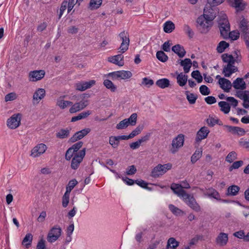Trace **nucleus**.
Wrapping results in <instances>:
<instances>
[{"label": "nucleus", "mask_w": 249, "mask_h": 249, "mask_svg": "<svg viewBox=\"0 0 249 249\" xmlns=\"http://www.w3.org/2000/svg\"><path fill=\"white\" fill-rule=\"evenodd\" d=\"M63 97H60L57 100L56 105L58 106L61 109H65L69 106L72 105V102L69 101H65L63 99Z\"/></svg>", "instance_id": "27"}, {"label": "nucleus", "mask_w": 249, "mask_h": 249, "mask_svg": "<svg viewBox=\"0 0 249 249\" xmlns=\"http://www.w3.org/2000/svg\"><path fill=\"white\" fill-rule=\"evenodd\" d=\"M156 57L159 61L162 62H165L168 59V56L162 51H159L157 52Z\"/></svg>", "instance_id": "42"}, {"label": "nucleus", "mask_w": 249, "mask_h": 249, "mask_svg": "<svg viewBox=\"0 0 249 249\" xmlns=\"http://www.w3.org/2000/svg\"><path fill=\"white\" fill-rule=\"evenodd\" d=\"M156 85L161 89H165L170 85V81L167 78H162L157 81Z\"/></svg>", "instance_id": "34"}, {"label": "nucleus", "mask_w": 249, "mask_h": 249, "mask_svg": "<svg viewBox=\"0 0 249 249\" xmlns=\"http://www.w3.org/2000/svg\"><path fill=\"white\" fill-rule=\"evenodd\" d=\"M232 6L238 10H242L244 9V5L242 3V0H229Z\"/></svg>", "instance_id": "45"}, {"label": "nucleus", "mask_w": 249, "mask_h": 249, "mask_svg": "<svg viewBox=\"0 0 249 249\" xmlns=\"http://www.w3.org/2000/svg\"><path fill=\"white\" fill-rule=\"evenodd\" d=\"M180 64V65L183 67L184 72H189L192 65L191 59L189 58H185L183 60H181Z\"/></svg>", "instance_id": "28"}, {"label": "nucleus", "mask_w": 249, "mask_h": 249, "mask_svg": "<svg viewBox=\"0 0 249 249\" xmlns=\"http://www.w3.org/2000/svg\"><path fill=\"white\" fill-rule=\"evenodd\" d=\"M47 149V146L43 143H40L35 146L32 150L31 156L37 157L44 153Z\"/></svg>", "instance_id": "12"}, {"label": "nucleus", "mask_w": 249, "mask_h": 249, "mask_svg": "<svg viewBox=\"0 0 249 249\" xmlns=\"http://www.w3.org/2000/svg\"><path fill=\"white\" fill-rule=\"evenodd\" d=\"M124 56L122 54H119L114 56L108 57L109 62L116 64L119 66H123L124 65Z\"/></svg>", "instance_id": "20"}, {"label": "nucleus", "mask_w": 249, "mask_h": 249, "mask_svg": "<svg viewBox=\"0 0 249 249\" xmlns=\"http://www.w3.org/2000/svg\"><path fill=\"white\" fill-rule=\"evenodd\" d=\"M137 119V114L135 113L131 115L129 118L125 119L128 124L131 125H135L136 124Z\"/></svg>", "instance_id": "49"}, {"label": "nucleus", "mask_w": 249, "mask_h": 249, "mask_svg": "<svg viewBox=\"0 0 249 249\" xmlns=\"http://www.w3.org/2000/svg\"><path fill=\"white\" fill-rule=\"evenodd\" d=\"M171 189L173 192L178 196L183 198L186 192L182 189L181 185L176 183H172L171 185Z\"/></svg>", "instance_id": "18"}, {"label": "nucleus", "mask_w": 249, "mask_h": 249, "mask_svg": "<svg viewBox=\"0 0 249 249\" xmlns=\"http://www.w3.org/2000/svg\"><path fill=\"white\" fill-rule=\"evenodd\" d=\"M45 95V90L43 89H38L33 95V100L39 101L43 99Z\"/></svg>", "instance_id": "29"}, {"label": "nucleus", "mask_w": 249, "mask_h": 249, "mask_svg": "<svg viewBox=\"0 0 249 249\" xmlns=\"http://www.w3.org/2000/svg\"><path fill=\"white\" fill-rule=\"evenodd\" d=\"M179 246V242L174 237L169 238L167 243V248L168 249H176Z\"/></svg>", "instance_id": "33"}, {"label": "nucleus", "mask_w": 249, "mask_h": 249, "mask_svg": "<svg viewBox=\"0 0 249 249\" xmlns=\"http://www.w3.org/2000/svg\"><path fill=\"white\" fill-rule=\"evenodd\" d=\"M44 70L34 71L29 73V80L30 81H36L41 80L45 75Z\"/></svg>", "instance_id": "13"}, {"label": "nucleus", "mask_w": 249, "mask_h": 249, "mask_svg": "<svg viewBox=\"0 0 249 249\" xmlns=\"http://www.w3.org/2000/svg\"><path fill=\"white\" fill-rule=\"evenodd\" d=\"M223 61L227 64H234V57L231 54L224 53L221 56Z\"/></svg>", "instance_id": "37"}, {"label": "nucleus", "mask_w": 249, "mask_h": 249, "mask_svg": "<svg viewBox=\"0 0 249 249\" xmlns=\"http://www.w3.org/2000/svg\"><path fill=\"white\" fill-rule=\"evenodd\" d=\"M228 242V235L226 233L220 232L215 239L216 244L219 247H224Z\"/></svg>", "instance_id": "14"}, {"label": "nucleus", "mask_w": 249, "mask_h": 249, "mask_svg": "<svg viewBox=\"0 0 249 249\" xmlns=\"http://www.w3.org/2000/svg\"><path fill=\"white\" fill-rule=\"evenodd\" d=\"M209 132L210 131L207 127H201L197 133L196 141L198 142L205 139Z\"/></svg>", "instance_id": "21"}, {"label": "nucleus", "mask_w": 249, "mask_h": 249, "mask_svg": "<svg viewBox=\"0 0 249 249\" xmlns=\"http://www.w3.org/2000/svg\"><path fill=\"white\" fill-rule=\"evenodd\" d=\"M71 128L68 127L65 129H61L56 133V137L60 139H67L70 135Z\"/></svg>", "instance_id": "22"}, {"label": "nucleus", "mask_w": 249, "mask_h": 249, "mask_svg": "<svg viewBox=\"0 0 249 249\" xmlns=\"http://www.w3.org/2000/svg\"><path fill=\"white\" fill-rule=\"evenodd\" d=\"M202 151L196 150L191 157V161L193 163L196 162L202 156Z\"/></svg>", "instance_id": "44"}, {"label": "nucleus", "mask_w": 249, "mask_h": 249, "mask_svg": "<svg viewBox=\"0 0 249 249\" xmlns=\"http://www.w3.org/2000/svg\"><path fill=\"white\" fill-rule=\"evenodd\" d=\"M135 183L140 186V187L144 188V189H149L147 187L148 183L142 180V179H137L135 180Z\"/></svg>", "instance_id": "62"}, {"label": "nucleus", "mask_w": 249, "mask_h": 249, "mask_svg": "<svg viewBox=\"0 0 249 249\" xmlns=\"http://www.w3.org/2000/svg\"><path fill=\"white\" fill-rule=\"evenodd\" d=\"M232 86L236 89L244 90L246 88L245 82L243 78H237L233 82Z\"/></svg>", "instance_id": "25"}, {"label": "nucleus", "mask_w": 249, "mask_h": 249, "mask_svg": "<svg viewBox=\"0 0 249 249\" xmlns=\"http://www.w3.org/2000/svg\"><path fill=\"white\" fill-rule=\"evenodd\" d=\"M137 172V169L134 165L129 166L126 170V174L127 175H132Z\"/></svg>", "instance_id": "58"}, {"label": "nucleus", "mask_w": 249, "mask_h": 249, "mask_svg": "<svg viewBox=\"0 0 249 249\" xmlns=\"http://www.w3.org/2000/svg\"><path fill=\"white\" fill-rule=\"evenodd\" d=\"M172 164L168 163L163 165L159 164L152 170L151 176L153 178H158L160 176L163 175L167 171L172 168Z\"/></svg>", "instance_id": "3"}, {"label": "nucleus", "mask_w": 249, "mask_h": 249, "mask_svg": "<svg viewBox=\"0 0 249 249\" xmlns=\"http://www.w3.org/2000/svg\"><path fill=\"white\" fill-rule=\"evenodd\" d=\"M218 106L220 107V110L225 114H227L230 111V105L226 102L220 101L218 103Z\"/></svg>", "instance_id": "31"}, {"label": "nucleus", "mask_w": 249, "mask_h": 249, "mask_svg": "<svg viewBox=\"0 0 249 249\" xmlns=\"http://www.w3.org/2000/svg\"><path fill=\"white\" fill-rule=\"evenodd\" d=\"M239 37V33L235 31L230 32L228 38H231L233 40H237Z\"/></svg>", "instance_id": "60"}, {"label": "nucleus", "mask_w": 249, "mask_h": 249, "mask_svg": "<svg viewBox=\"0 0 249 249\" xmlns=\"http://www.w3.org/2000/svg\"><path fill=\"white\" fill-rule=\"evenodd\" d=\"M234 64H227L224 66L223 73L225 77H230L232 73L238 71V68Z\"/></svg>", "instance_id": "19"}, {"label": "nucleus", "mask_w": 249, "mask_h": 249, "mask_svg": "<svg viewBox=\"0 0 249 249\" xmlns=\"http://www.w3.org/2000/svg\"><path fill=\"white\" fill-rule=\"evenodd\" d=\"M78 153H75L70 147L67 150L65 154V159L67 160H70Z\"/></svg>", "instance_id": "52"}, {"label": "nucleus", "mask_w": 249, "mask_h": 249, "mask_svg": "<svg viewBox=\"0 0 249 249\" xmlns=\"http://www.w3.org/2000/svg\"><path fill=\"white\" fill-rule=\"evenodd\" d=\"M188 76L182 72L178 74L177 76V83L180 87L186 85L187 81Z\"/></svg>", "instance_id": "30"}, {"label": "nucleus", "mask_w": 249, "mask_h": 249, "mask_svg": "<svg viewBox=\"0 0 249 249\" xmlns=\"http://www.w3.org/2000/svg\"><path fill=\"white\" fill-rule=\"evenodd\" d=\"M191 76L193 78L195 79L198 83H201L203 80L202 76L200 74V72L197 70L193 71L191 73Z\"/></svg>", "instance_id": "46"}, {"label": "nucleus", "mask_w": 249, "mask_h": 249, "mask_svg": "<svg viewBox=\"0 0 249 249\" xmlns=\"http://www.w3.org/2000/svg\"><path fill=\"white\" fill-rule=\"evenodd\" d=\"M218 83L220 88L225 92H229L232 87L231 81L225 78H220L218 80Z\"/></svg>", "instance_id": "17"}, {"label": "nucleus", "mask_w": 249, "mask_h": 249, "mask_svg": "<svg viewBox=\"0 0 249 249\" xmlns=\"http://www.w3.org/2000/svg\"><path fill=\"white\" fill-rule=\"evenodd\" d=\"M169 209L170 211L175 215L176 216H180L184 214V213L183 211L179 209L178 207H176L173 204L169 205Z\"/></svg>", "instance_id": "36"}, {"label": "nucleus", "mask_w": 249, "mask_h": 249, "mask_svg": "<svg viewBox=\"0 0 249 249\" xmlns=\"http://www.w3.org/2000/svg\"><path fill=\"white\" fill-rule=\"evenodd\" d=\"M119 36L122 42L118 50L119 52L123 53L128 49L130 42L129 35L127 32L123 31L119 34Z\"/></svg>", "instance_id": "6"}, {"label": "nucleus", "mask_w": 249, "mask_h": 249, "mask_svg": "<svg viewBox=\"0 0 249 249\" xmlns=\"http://www.w3.org/2000/svg\"><path fill=\"white\" fill-rule=\"evenodd\" d=\"M62 233V229L58 225H55L52 228L47 235V241L50 243H53L56 241L61 236Z\"/></svg>", "instance_id": "4"}, {"label": "nucleus", "mask_w": 249, "mask_h": 249, "mask_svg": "<svg viewBox=\"0 0 249 249\" xmlns=\"http://www.w3.org/2000/svg\"><path fill=\"white\" fill-rule=\"evenodd\" d=\"M96 81L94 80H91L89 81L81 82L76 84V89L79 91H84L87 89L90 88L94 85Z\"/></svg>", "instance_id": "11"}, {"label": "nucleus", "mask_w": 249, "mask_h": 249, "mask_svg": "<svg viewBox=\"0 0 249 249\" xmlns=\"http://www.w3.org/2000/svg\"><path fill=\"white\" fill-rule=\"evenodd\" d=\"M186 95V98L190 104H194L197 98V96L194 93H189L187 91L185 92Z\"/></svg>", "instance_id": "43"}, {"label": "nucleus", "mask_w": 249, "mask_h": 249, "mask_svg": "<svg viewBox=\"0 0 249 249\" xmlns=\"http://www.w3.org/2000/svg\"><path fill=\"white\" fill-rule=\"evenodd\" d=\"M183 30L184 32L186 34L188 35V36L190 38H193V37L194 35V33L193 31H192V30L191 29V28H190V27L188 25H187V24L184 25L183 27Z\"/></svg>", "instance_id": "50"}, {"label": "nucleus", "mask_w": 249, "mask_h": 249, "mask_svg": "<svg viewBox=\"0 0 249 249\" xmlns=\"http://www.w3.org/2000/svg\"><path fill=\"white\" fill-rule=\"evenodd\" d=\"M200 92L203 95H207L210 94L209 89L205 85H202L199 88Z\"/></svg>", "instance_id": "57"}, {"label": "nucleus", "mask_w": 249, "mask_h": 249, "mask_svg": "<svg viewBox=\"0 0 249 249\" xmlns=\"http://www.w3.org/2000/svg\"><path fill=\"white\" fill-rule=\"evenodd\" d=\"M119 77L122 79H128L132 75L131 72L128 71H119Z\"/></svg>", "instance_id": "47"}, {"label": "nucleus", "mask_w": 249, "mask_h": 249, "mask_svg": "<svg viewBox=\"0 0 249 249\" xmlns=\"http://www.w3.org/2000/svg\"><path fill=\"white\" fill-rule=\"evenodd\" d=\"M88 105L87 101H81L79 102L72 104L69 111L71 113H75L85 108Z\"/></svg>", "instance_id": "16"}, {"label": "nucleus", "mask_w": 249, "mask_h": 249, "mask_svg": "<svg viewBox=\"0 0 249 249\" xmlns=\"http://www.w3.org/2000/svg\"><path fill=\"white\" fill-rule=\"evenodd\" d=\"M204 14L200 16L197 19V23L198 25V28L200 32L203 34L207 33L211 25L210 22L214 19L215 17V14L211 13L210 14H206L204 9Z\"/></svg>", "instance_id": "1"}, {"label": "nucleus", "mask_w": 249, "mask_h": 249, "mask_svg": "<svg viewBox=\"0 0 249 249\" xmlns=\"http://www.w3.org/2000/svg\"><path fill=\"white\" fill-rule=\"evenodd\" d=\"M129 124L125 119L121 121L116 126L117 129H123L126 128Z\"/></svg>", "instance_id": "54"}, {"label": "nucleus", "mask_w": 249, "mask_h": 249, "mask_svg": "<svg viewBox=\"0 0 249 249\" xmlns=\"http://www.w3.org/2000/svg\"><path fill=\"white\" fill-rule=\"evenodd\" d=\"M224 127H225L229 132H231L234 135L237 134L243 136L246 133L245 130L240 127L225 125Z\"/></svg>", "instance_id": "15"}, {"label": "nucleus", "mask_w": 249, "mask_h": 249, "mask_svg": "<svg viewBox=\"0 0 249 249\" xmlns=\"http://www.w3.org/2000/svg\"><path fill=\"white\" fill-rule=\"evenodd\" d=\"M175 28V24L171 21H167L163 24V31L166 33H171Z\"/></svg>", "instance_id": "32"}, {"label": "nucleus", "mask_w": 249, "mask_h": 249, "mask_svg": "<svg viewBox=\"0 0 249 249\" xmlns=\"http://www.w3.org/2000/svg\"><path fill=\"white\" fill-rule=\"evenodd\" d=\"M33 240V235L31 233H27L22 242V244L28 248L31 245Z\"/></svg>", "instance_id": "38"}, {"label": "nucleus", "mask_w": 249, "mask_h": 249, "mask_svg": "<svg viewBox=\"0 0 249 249\" xmlns=\"http://www.w3.org/2000/svg\"><path fill=\"white\" fill-rule=\"evenodd\" d=\"M237 159V154L234 151L230 152L226 158V160L229 162H232L235 159Z\"/></svg>", "instance_id": "48"}, {"label": "nucleus", "mask_w": 249, "mask_h": 249, "mask_svg": "<svg viewBox=\"0 0 249 249\" xmlns=\"http://www.w3.org/2000/svg\"><path fill=\"white\" fill-rule=\"evenodd\" d=\"M21 114L20 113L14 114L7 121L8 127L14 129L18 127L20 124Z\"/></svg>", "instance_id": "9"}, {"label": "nucleus", "mask_w": 249, "mask_h": 249, "mask_svg": "<svg viewBox=\"0 0 249 249\" xmlns=\"http://www.w3.org/2000/svg\"><path fill=\"white\" fill-rule=\"evenodd\" d=\"M90 129L89 128H85L82 130L76 132L70 139L71 142H74L76 141L81 140L86 136L89 132Z\"/></svg>", "instance_id": "10"}, {"label": "nucleus", "mask_w": 249, "mask_h": 249, "mask_svg": "<svg viewBox=\"0 0 249 249\" xmlns=\"http://www.w3.org/2000/svg\"><path fill=\"white\" fill-rule=\"evenodd\" d=\"M239 190L240 188L237 185L230 186L228 188L227 195L235 196L237 195Z\"/></svg>", "instance_id": "35"}, {"label": "nucleus", "mask_w": 249, "mask_h": 249, "mask_svg": "<svg viewBox=\"0 0 249 249\" xmlns=\"http://www.w3.org/2000/svg\"><path fill=\"white\" fill-rule=\"evenodd\" d=\"M229 46V44L225 41H220L216 48L217 52L219 53L224 52L225 49Z\"/></svg>", "instance_id": "39"}, {"label": "nucleus", "mask_w": 249, "mask_h": 249, "mask_svg": "<svg viewBox=\"0 0 249 249\" xmlns=\"http://www.w3.org/2000/svg\"><path fill=\"white\" fill-rule=\"evenodd\" d=\"M182 198L186 204L192 210L196 212L201 211L200 206L193 196L186 193Z\"/></svg>", "instance_id": "5"}, {"label": "nucleus", "mask_w": 249, "mask_h": 249, "mask_svg": "<svg viewBox=\"0 0 249 249\" xmlns=\"http://www.w3.org/2000/svg\"><path fill=\"white\" fill-rule=\"evenodd\" d=\"M102 3V0H90L89 4V8L94 10L98 8Z\"/></svg>", "instance_id": "41"}, {"label": "nucleus", "mask_w": 249, "mask_h": 249, "mask_svg": "<svg viewBox=\"0 0 249 249\" xmlns=\"http://www.w3.org/2000/svg\"><path fill=\"white\" fill-rule=\"evenodd\" d=\"M154 84V81L152 79H148L147 77H144L142 79L141 85L145 86L149 88Z\"/></svg>", "instance_id": "55"}, {"label": "nucleus", "mask_w": 249, "mask_h": 249, "mask_svg": "<svg viewBox=\"0 0 249 249\" xmlns=\"http://www.w3.org/2000/svg\"><path fill=\"white\" fill-rule=\"evenodd\" d=\"M239 28L242 33V36H244V38L248 37L249 32L247 23L245 18H243L239 24Z\"/></svg>", "instance_id": "24"}, {"label": "nucleus", "mask_w": 249, "mask_h": 249, "mask_svg": "<svg viewBox=\"0 0 249 249\" xmlns=\"http://www.w3.org/2000/svg\"><path fill=\"white\" fill-rule=\"evenodd\" d=\"M172 50L180 58L184 57L186 54V51L184 47L179 44H177L173 46Z\"/></svg>", "instance_id": "23"}, {"label": "nucleus", "mask_w": 249, "mask_h": 249, "mask_svg": "<svg viewBox=\"0 0 249 249\" xmlns=\"http://www.w3.org/2000/svg\"><path fill=\"white\" fill-rule=\"evenodd\" d=\"M205 195L210 197H213L216 200H221L219 193L213 188L207 189L205 193Z\"/></svg>", "instance_id": "26"}, {"label": "nucleus", "mask_w": 249, "mask_h": 249, "mask_svg": "<svg viewBox=\"0 0 249 249\" xmlns=\"http://www.w3.org/2000/svg\"><path fill=\"white\" fill-rule=\"evenodd\" d=\"M243 164L242 160H238L234 162L232 164L230 167L229 170L231 171L234 169H238Z\"/></svg>", "instance_id": "56"}, {"label": "nucleus", "mask_w": 249, "mask_h": 249, "mask_svg": "<svg viewBox=\"0 0 249 249\" xmlns=\"http://www.w3.org/2000/svg\"><path fill=\"white\" fill-rule=\"evenodd\" d=\"M70 200V196L64 194L62 197V206L63 207L66 208L69 203Z\"/></svg>", "instance_id": "64"}, {"label": "nucleus", "mask_w": 249, "mask_h": 249, "mask_svg": "<svg viewBox=\"0 0 249 249\" xmlns=\"http://www.w3.org/2000/svg\"><path fill=\"white\" fill-rule=\"evenodd\" d=\"M184 142V135L182 134H179L174 138L172 141V148L170 149L171 152L173 154L177 152L178 149L183 146Z\"/></svg>", "instance_id": "8"}, {"label": "nucleus", "mask_w": 249, "mask_h": 249, "mask_svg": "<svg viewBox=\"0 0 249 249\" xmlns=\"http://www.w3.org/2000/svg\"><path fill=\"white\" fill-rule=\"evenodd\" d=\"M143 129L142 126L139 125L134 130H133L129 135L130 139L134 138L135 136L139 135Z\"/></svg>", "instance_id": "51"}, {"label": "nucleus", "mask_w": 249, "mask_h": 249, "mask_svg": "<svg viewBox=\"0 0 249 249\" xmlns=\"http://www.w3.org/2000/svg\"><path fill=\"white\" fill-rule=\"evenodd\" d=\"M85 154L86 148H83L72 158L71 165L72 169L76 170L78 168L80 163L82 161L85 156Z\"/></svg>", "instance_id": "7"}, {"label": "nucleus", "mask_w": 249, "mask_h": 249, "mask_svg": "<svg viewBox=\"0 0 249 249\" xmlns=\"http://www.w3.org/2000/svg\"><path fill=\"white\" fill-rule=\"evenodd\" d=\"M17 98V95L14 92H11L7 94L5 96V101L6 102L13 101Z\"/></svg>", "instance_id": "61"}, {"label": "nucleus", "mask_w": 249, "mask_h": 249, "mask_svg": "<svg viewBox=\"0 0 249 249\" xmlns=\"http://www.w3.org/2000/svg\"><path fill=\"white\" fill-rule=\"evenodd\" d=\"M104 85L112 92H115L116 90L117 87L114 84L108 79H106L103 82Z\"/></svg>", "instance_id": "40"}, {"label": "nucleus", "mask_w": 249, "mask_h": 249, "mask_svg": "<svg viewBox=\"0 0 249 249\" xmlns=\"http://www.w3.org/2000/svg\"><path fill=\"white\" fill-rule=\"evenodd\" d=\"M226 100L231 103V105L233 107H235L238 105V101L232 97H228Z\"/></svg>", "instance_id": "63"}, {"label": "nucleus", "mask_w": 249, "mask_h": 249, "mask_svg": "<svg viewBox=\"0 0 249 249\" xmlns=\"http://www.w3.org/2000/svg\"><path fill=\"white\" fill-rule=\"evenodd\" d=\"M83 144L82 142H78L72 145L70 148H71L74 152L78 153V150L82 147Z\"/></svg>", "instance_id": "59"}, {"label": "nucleus", "mask_w": 249, "mask_h": 249, "mask_svg": "<svg viewBox=\"0 0 249 249\" xmlns=\"http://www.w3.org/2000/svg\"><path fill=\"white\" fill-rule=\"evenodd\" d=\"M109 143L113 148H117L119 143L117 140L116 136H111L109 137Z\"/></svg>", "instance_id": "53"}, {"label": "nucleus", "mask_w": 249, "mask_h": 249, "mask_svg": "<svg viewBox=\"0 0 249 249\" xmlns=\"http://www.w3.org/2000/svg\"><path fill=\"white\" fill-rule=\"evenodd\" d=\"M218 24L221 36L224 38H228L230 32V25L226 15H224L221 16Z\"/></svg>", "instance_id": "2"}]
</instances>
